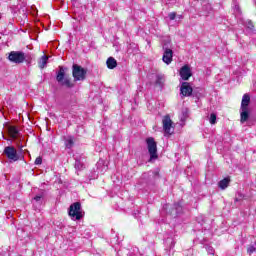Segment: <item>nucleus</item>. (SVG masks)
Returning a JSON list of instances; mask_svg holds the SVG:
<instances>
[{
	"label": "nucleus",
	"instance_id": "1",
	"mask_svg": "<svg viewBox=\"0 0 256 256\" xmlns=\"http://www.w3.org/2000/svg\"><path fill=\"white\" fill-rule=\"evenodd\" d=\"M56 81L60 83L63 87H67L68 89H73L75 84L71 81V77L67 75V68L60 66L59 71L56 76Z\"/></svg>",
	"mask_w": 256,
	"mask_h": 256
},
{
	"label": "nucleus",
	"instance_id": "2",
	"mask_svg": "<svg viewBox=\"0 0 256 256\" xmlns=\"http://www.w3.org/2000/svg\"><path fill=\"white\" fill-rule=\"evenodd\" d=\"M68 215L71 217L72 221H80L83 219V210L81 209V203L75 202L73 203L68 210Z\"/></svg>",
	"mask_w": 256,
	"mask_h": 256
},
{
	"label": "nucleus",
	"instance_id": "3",
	"mask_svg": "<svg viewBox=\"0 0 256 256\" xmlns=\"http://www.w3.org/2000/svg\"><path fill=\"white\" fill-rule=\"evenodd\" d=\"M72 75L74 81H85V78L87 77V70L80 65L74 64L72 66Z\"/></svg>",
	"mask_w": 256,
	"mask_h": 256
},
{
	"label": "nucleus",
	"instance_id": "4",
	"mask_svg": "<svg viewBox=\"0 0 256 256\" xmlns=\"http://www.w3.org/2000/svg\"><path fill=\"white\" fill-rule=\"evenodd\" d=\"M147 149L150 155V161L153 159H157V142H155V138L149 137L146 139Z\"/></svg>",
	"mask_w": 256,
	"mask_h": 256
},
{
	"label": "nucleus",
	"instance_id": "5",
	"mask_svg": "<svg viewBox=\"0 0 256 256\" xmlns=\"http://www.w3.org/2000/svg\"><path fill=\"white\" fill-rule=\"evenodd\" d=\"M8 59L11 63H16L17 65L25 62V54L22 51H11L8 55Z\"/></svg>",
	"mask_w": 256,
	"mask_h": 256
},
{
	"label": "nucleus",
	"instance_id": "6",
	"mask_svg": "<svg viewBox=\"0 0 256 256\" xmlns=\"http://www.w3.org/2000/svg\"><path fill=\"white\" fill-rule=\"evenodd\" d=\"M163 129L165 135H172L174 129H173V121L171 120V117L168 115L164 116L163 120Z\"/></svg>",
	"mask_w": 256,
	"mask_h": 256
},
{
	"label": "nucleus",
	"instance_id": "7",
	"mask_svg": "<svg viewBox=\"0 0 256 256\" xmlns=\"http://www.w3.org/2000/svg\"><path fill=\"white\" fill-rule=\"evenodd\" d=\"M4 155L10 160V161H19V154H17V150L13 146H8L4 149Z\"/></svg>",
	"mask_w": 256,
	"mask_h": 256
},
{
	"label": "nucleus",
	"instance_id": "8",
	"mask_svg": "<svg viewBox=\"0 0 256 256\" xmlns=\"http://www.w3.org/2000/svg\"><path fill=\"white\" fill-rule=\"evenodd\" d=\"M181 95L183 97H191L193 94V87H191V84L189 82H183L180 87Z\"/></svg>",
	"mask_w": 256,
	"mask_h": 256
},
{
	"label": "nucleus",
	"instance_id": "9",
	"mask_svg": "<svg viewBox=\"0 0 256 256\" xmlns=\"http://www.w3.org/2000/svg\"><path fill=\"white\" fill-rule=\"evenodd\" d=\"M191 75H193L191 73V68L189 67V65H184L181 69H180V77L184 80V81H189V77H191Z\"/></svg>",
	"mask_w": 256,
	"mask_h": 256
},
{
	"label": "nucleus",
	"instance_id": "10",
	"mask_svg": "<svg viewBox=\"0 0 256 256\" xmlns=\"http://www.w3.org/2000/svg\"><path fill=\"white\" fill-rule=\"evenodd\" d=\"M162 60L166 65H170L173 61V50L167 48L163 54Z\"/></svg>",
	"mask_w": 256,
	"mask_h": 256
},
{
	"label": "nucleus",
	"instance_id": "11",
	"mask_svg": "<svg viewBox=\"0 0 256 256\" xmlns=\"http://www.w3.org/2000/svg\"><path fill=\"white\" fill-rule=\"evenodd\" d=\"M249 108L240 109V123H245L249 121Z\"/></svg>",
	"mask_w": 256,
	"mask_h": 256
},
{
	"label": "nucleus",
	"instance_id": "12",
	"mask_svg": "<svg viewBox=\"0 0 256 256\" xmlns=\"http://www.w3.org/2000/svg\"><path fill=\"white\" fill-rule=\"evenodd\" d=\"M249 103H251V97L249 94H244L242 97L240 109H249Z\"/></svg>",
	"mask_w": 256,
	"mask_h": 256
},
{
	"label": "nucleus",
	"instance_id": "13",
	"mask_svg": "<svg viewBox=\"0 0 256 256\" xmlns=\"http://www.w3.org/2000/svg\"><path fill=\"white\" fill-rule=\"evenodd\" d=\"M74 167H75L76 171H81L82 169H84L85 164L83 163V158L76 156Z\"/></svg>",
	"mask_w": 256,
	"mask_h": 256
},
{
	"label": "nucleus",
	"instance_id": "14",
	"mask_svg": "<svg viewBox=\"0 0 256 256\" xmlns=\"http://www.w3.org/2000/svg\"><path fill=\"white\" fill-rule=\"evenodd\" d=\"M164 84H165V75L157 74L156 75V80H155V85L157 87L163 88Z\"/></svg>",
	"mask_w": 256,
	"mask_h": 256
},
{
	"label": "nucleus",
	"instance_id": "15",
	"mask_svg": "<svg viewBox=\"0 0 256 256\" xmlns=\"http://www.w3.org/2000/svg\"><path fill=\"white\" fill-rule=\"evenodd\" d=\"M8 133L12 139H17V135H19V130L15 126H8Z\"/></svg>",
	"mask_w": 256,
	"mask_h": 256
},
{
	"label": "nucleus",
	"instance_id": "16",
	"mask_svg": "<svg viewBox=\"0 0 256 256\" xmlns=\"http://www.w3.org/2000/svg\"><path fill=\"white\" fill-rule=\"evenodd\" d=\"M229 183H231V180L229 178H224L218 183V187L222 190H225L227 187H229Z\"/></svg>",
	"mask_w": 256,
	"mask_h": 256
},
{
	"label": "nucleus",
	"instance_id": "17",
	"mask_svg": "<svg viewBox=\"0 0 256 256\" xmlns=\"http://www.w3.org/2000/svg\"><path fill=\"white\" fill-rule=\"evenodd\" d=\"M47 61H49V56L47 55H43L39 62H38V65L40 67V69H45L46 65H47Z\"/></svg>",
	"mask_w": 256,
	"mask_h": 256
},
{
	"label": "nucleus",
	"instance_id": "18",
	"mask_svg": "<svg viewBox=\"0 0 256 256\" xmlns=\"http://www.w3.org/2000/svg\"><path fill=\"white\" fill-rule=\"evenodd\" d=\"M108 69H115L117 67V60L113 57H109L106 61Z\"/></svg>",
	"mask_w": 256,
	"mask_h": 256
},
{
	"label": "nucleus",
	"instance_id": "19",
	"mask_svg": "<svg viewBox=\"0 0 256 256\" xmlns=\"http://www.w3.org/2000/svg\"><path fill=\"white\" fill-rule=\"evenodd\" d=\"M45 197V190H41L35 197L34 201L36 203H41L43 201V198Z\"/></svg>",
	"mask_w": 256,
	"mask_h": 256
},
{
	"label": "nucleus",
	"instance_id": "20",
	"mask_svg": "<svg viewBox=\"0 0 256 256\" xmlns=\"http://www.w3.org/2000/svg\"><path fill=\"white\" fill-rule=\"evenodd\" d=\"M65 145L67 149H71V147H73L74 145L73 138L69 137L68 139H66Z\"/></svg>",
	"mask_w": 256,
	"mask_h": 256
},
{
	"label": "nucleus",
	"instance_id": "21",
	"mask_svg": "<svg viewBox=\"0 0 256 256\" xmlns=\"http://www.w3.org/2000/svg\"><path fill=\"white\" fill-rule=\"evenodd\" d=\"M209 122L211 125H215V123H217V115L215 113L210 114Z\"/></svg>",
	"mask_w": 256,
	"mask_h": 256
},
{
	"label": "nucleus",
	"instance_id": "22",
	"mask_svg": "<svg viewBox=\"0 0 256 256\" xmlns=\"http://www.w3.org/2000/svg\"><path fill=\"white\" fill-rule=\"evenodd\" d=\"M245 26L247 27V29H249L250 31H253V29L255 28V26L253 25V22L251 20L246 21Z\"/></svg>",
	"mask_w": 256,
	"mask_h": 256
},
{
	"label": "nucleus",
	"instance_id": "23",
	"mask_svg": "<svg viewBox=\"0 0 256 256\" xmlns=\"http://www.w3.org/2000/svg\"><path fill=\"white\" fill-rule=\"evenodd\" d=\"M187 117H189V110L184 109V110L182 111L181 121H185V119H187Z\"/></svg>",
	"mask_w": 256,
	"mask_h": 256
},
{
	"label": "nucleus",
	"instance_id": "24",
	"mask_svg": "<svg viewBox=\"0 0 256 256\" xmlns=\"http://www.w3.org/2000/svg\"><path fill=\"white\" fill-rule=\"evenodd\" d=\"M206 251L209 253V255H215V250L211 246H207Z\"/></svg>",
	"mask_w": 256,
	"mask_h": 256
},
{
	"label": "nucleus",
	"instance_id": "25",
	"mask_svg": "<svg viewBox=\"0 0 256 256\" xmlns=\"http://www.w3.org/2000/svg\"><path fill=\"white\" fill-rule=\"evenodd\" d=\"M168 17H169L170 21H175V17H177V13L171 12L168 14Z\"/></svg>",
	"mask_w": 256,
	"mask_h": 256
},
{
	"label": "nucleus",
	"instance_id": "26",
	"mask_svg": "<svg viewBox=\"0 0 256 256\" xmlns=\"http://www.w3.org/2000/svg\"><path fill=\"white\" fill-rule=\"evenodd\" d=\"M247 251L251 255V253H255L256 248H255V246L251 245L248 247Z\"/></svg>",
	"mask_w": 256,
	"mask_h": 256
},
{
	"label": "nucleus",
	"instance_id": "27",
	"mask_svg": "<svg viewBox=\"0 0 256 256\" xmlns=\"http://www.w3.org/2000/svg\"><path fill=\"white\" fill-rule=\"evenodd\" d=\"M41 163H43V158L37 157L35 160V165H41Z\"/></svg>",
	"mask_w": 256,
	"mask_h": 256
},
{
	"label": "nucleus",
	"instance_id": "28",
	"mask_svg": "<svg viewBox=\"0 0 256 256\" xmlns=\"http://www.w3.org/2000/svg\"><path fill=\"white\" fill-rule=\"evenodd\" d=\"M177 211H181V208L179 206L176 207Z\"/></svg>",
	"mask_w": 256,
	"mask_h": 256
},
{
	"label": "nucleus",
	"instance_id": "29",
	"mask_svg": "<svg viewBox=\"0 0 256 256\" xmlns=\"http://www.w3.org/2000/svg\"><path fill=\"white\" fill-rule=\"evenodd\" d=\"M0 19H1V13H0Z\"/></svg>",
	"mask_w": 256,
	"mask_h": 256
}]
</instances>
